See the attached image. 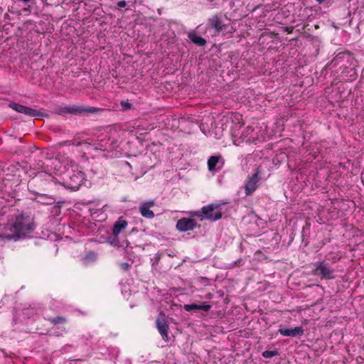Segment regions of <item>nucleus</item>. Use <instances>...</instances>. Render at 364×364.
Segmentation results:
<instances>
[{"mask_svg": "<svg viewBox=\"0 0 364 364\" xmlns=\"http://www.w3.org/2000/svg\"><path fill=\"white\" fill-rule=\"evenodd\" d=\"M63 169L64 171L58 169L55 172L56 175L62 176L61 181H59V182L68 188L72 190L78 189L85 179L84 173L73 161L65 166Z\"/></svg>", "mask_w": 364, "mask_h": 364, "instance_id": "f257e3e1", "label": "nucleus"}, {"mask_svg": "<svg viewBox=\"0 0 364 364\" xmlns=\"http://www.w3.org/2000/svg\"><path fill=\"white\" fill-rule=\"evenodd\" d=\"M34 229L33 219L28 214L21 213L15 217L9 223L11 233L7 239L17 240L31 233Z\"/></svg>", "mask_w": 364, "mask_h": 364, "instance_id": "f03ea898", "label": "nucleus"}, {"mask_svg": "<svg viewBox=\"0 0 364 364\" xmlns=\"http://www.w3.org/2000/svg\"><path fill=\"white\" fill-rule=\"evenodd\" d=\"M255 132V128L252 126L244 127L243 129L237 133H232V141L235 145L240 146L243 143H253L256 144L257 142L262 141L265 139V130L259 129L257 132V136L250 135Z\"/></svg>", "mask_w": 364, "mask_h": 364, "instance_id": "7ed1b4c3", "label": "nucleus"}, {"mask_svg": "<svg viewBox=\"0 0 364 364\" xmlns=\"http://www.w3.org/2000/svg\"><path fill=\"white\" fill-rule=\"evenodd\" d=\"M235 31L232 25L224 23L218 16L215 15L208 18L205 33L213 37L220 34L231 35Z\"/></svg>", "mask_w": 364, "mask_h": 364, "instance_id": "20e7f679", "label": "nucleus"}, {"mask_svg": "<svg viewBox=\"0 0 364 364\" xmlns=\"http://www.w3.org/2000/svg\"><path fill=\"white\" fill-rule=\"evenodd\" d=\"M221 204L211 203L202 208L201 211H190L188 213L189 216L205 218L207 220L215 221L222 218L220 210Z\"/></svg>", "mask_w": 364, "mask_h": 364, "instance_id": "39448f33", "label": "nucleus"}, {"mask_svg": "<svg viewBox=\"0 0 364 364\" xmlns=\"http://www.w3.org/2000/svg\"><path fill=\"white\" fill-rule=\"evenodd\" d=\"M314 267V274L315 275L320 276L325 279H331L334 277L333 270L324 262H316Z\"/></svg>", "mask_w": 364, "mask_h": 364, "instance_id": "423d86ee", "label": "nucleus"}, {"mask_svg": "<svg viewBox=\"0 0 364 364\" xmlns=\"http://www.w3.org/2000/svg\"><path fill=\"white\" fill-rule=\"evenodd\" d=\"M167 318L164 314L160 313L157 320H156V326L158 331H159L162 338L165 341H168V326L167 324Z\"/></svg>", "mask_w": 364, "mask_h": 364, "instance_id": "0eeeda50", "label": "nucleus"}, {"mask_svg": "<svg viewBox=\"0 0 364 364\" xmlns=\"http://www.w3.org/2000/svg\"><path fill=\"white\" fill-rule=\"evenodd\" d=\"M9 107L17 112L24 114L31 117H39L41 116L40 112L31 107H25L23 105L17 103H10Z\"/></svg>", "mask_w": 364, "mask_h": 364, "instance_id": "6e6552de", "label": "nucleus"}, {"mask_svg": "<svg viewBox=\"0 0 364 364\" xmlns=\"http://www.w3.org/2000/svg\"><path fill=\"white\" fill-rule=\"evenodd\" d=\"M196 226V221L191 218H183L178 220L176 229L180 232L193 230Z\"/></svg>", "mask_w": 364, "mask_h": 364, "instance_id": "1a4fd4ad", "label": "nucleus"}, {"mask_svg": "<svg viewBox=\"0 0 364 364\" xmlns=\"http://www.w3.org/2000/svg\"><path fill=\"white\" fill-rule=\"evenodd\" d=\"M279 333L284 336L296 337L301 336L304 333V329L301 326H296L294 328H287L283 326H280Z\"/></svg>", "mask_w": 364, "mask_h": 364, "instance_id": "9d476101", "label": "nucleus"}, {"mask_svg": "<svg viewBox=\"0 0 364 364\" xmlns=\"http://www.w3.org/2000/svg\"><path fill=\"white\" fill-rule=\"evenodd\" d=\"M154 205L153 200L142 203L139 206V211L141 215L146 218H153L154 217V212L151 210Z\"/></svg>", "mask_w": 364, "mask_h": 364, "instance_id": "9b49d317", "label": "nucleus"}, {"mask_svg": "<svg viewBox=\"0 0 364 364\" xmlns=\"http://www.w3.org/2000/svg\"><path fill=\"white\" fill-rule=\"evenodd\" d=\"M259 181L258 173H255L253 176L249 178L245 183V189L247 195L251 194L257 188V184Z\"/></svg>", "mask_w": 364, "mask_h": 364, "instance_id": "f8f14e48", "label": "nucleus"}, {"mask_svg": "<svg viewBox=\"0 0 364 364\" xmlns=\"http://www.w3.org/2000/svg\"><path fill=\"white\" fill-rule=\"evenodd\" d=\"M220 159H221V157L217 156H211L208 159V169L210 171L215 172L222 168L223 163L220 162Z\"/></svg>", "mask_w": 364, "mask_h": 364, "instance_id": "ddd939ff", "label": "nucleus"}, {"mask_svg": "<svg viewBox=\"0 0 364 364\" xmlns=\"http://www.w3.org/2000/svg\"><path fill=\"white\" fill-rule=\"evenodd\" d=\"M211 308V306L203 302L200 304H186L184 305V309L187 311H198V310H203L205 311H208Z\"/></svg>", "mask_w": 364, "mask_h": 364, "instance_id": "4468645a", "label": "nucleus"}, {"mask_svg": "<svg viewBox=\"0 0 364 364\" xmlns=\"http://www.w3.org/2000/svg\"><path fill=\"white\" fill-rule=\"evenodd\" d=\"M127 226V223L124 220L119 218L114 225L112 234L114 237H117L122 231L124 230Z\"/></svg>", "mask_w": 364, "mask_h": 364, "instance_id": "2eb2a0df", "label": "nucleus"}, {"mask_svg": "<svg viewBox=\"0 0 364 364\" xmlns=\"http://www.w3.org/2000/svg\"><path fill=\"white\" fill-rule=\"evenodd\" d=\"M188 36L191 41L197 46H203L206 43L205 39L198 36L195 32H190Z\"/></svg>", "mask_w": 364, "mask_h": 364, "instance_id": "dca6fc26", "label": "nucleus"}, {"mask_svg": "<svg viewBox=\"0 0 364 364\" xmlns=\"http://www.w3.org/2000/svg\"><path fill=\"white\" fill-rule=\"evenodd\" d=\"M279 355L277 350H265L262 353V356L265 358H270Z\"/></svg>", "mask_w": 364, "mask_h": 364, "instance_id": "f3484780", "label": "nucleus"}, {"mask_svg": "<svg viewBox=\"0 0 364 364\" xmlns=\"http://www.w3.org/2000/svg\"><path fill=\"white\" fill-rule=\"evenodd\" d=\"M38 202L42 203L43 204H52L54 202V199L53 198H46L44 200L43 196H40L38 199Z\"/></svg>", "mask_w": 364, "mask_h": 364, "instance_id": "a211bd4d", "label": "nucleus"}, {"mask_svg": "<svg viewBox=\"0 0 364 364\" xmlns=\"http://www.w3.org/2000/svg\"><path fill=\"white\" fill-rule=\"evenodd\" d=\"M96 259V255L95 253L93 252H90L89 253L85 258V260L86 262H91V261H93Z\"/></svg>", "mask_w": 364, "mask_h": 364, "instance_id": "6ab92c4d", "label": "nucleus"}, {"mask_svg": "<svg viewBox=\"0 0 364 364\" xmlns=\"http://www.w3.org/2000/svg\"><path fill=\"white\" fill-rule=\"evenodd\" d=\"M53 323H63L65 322V319L63 317H56L52 319Z\"/></svg>", "mask_w": 364, "mask_h": 364, "instance_id": "aec40b11", "label": "nucleus"}, {"mask_svg": "<svg viewBox=\"0 0 364 364\" xmlns=\"http://www.w3.org/2000/svg\"><path fill=\"white\" fill-rule=\"evenodd\" d=\"M254 128H255V132L252 134H250V135H254L255 136H257V134H256L257 132H258L261 129H264L265 130V135L267 134V130H266V127L265 126H264V127H262V126H260V127L256 126Z\"/></svg>", "mask_w": 364, "mask_h": 364, "instance_id": "412c9836", "label": "nucleus"}, {"mask_svg": "<svg viewBox=\"0 0 364 364\" xmlns=\"http://www.w3.org/2000/svg\"><path fill=\"white\" fill-rule=\"evenodd\" d=\"M121 105H122V107H123V109H129V108L131 107V106H132V105H131V104H130L129 102H124V101H122V102H121Z\"/></svg>", "mask_w": 364, "mask_h": 364, "instance_id": "4be33fe9", "label": "nucleus"}, {"mask_svg": "<svg viewBox=\"0 0 364 364\" xmlns=\"http://www.w3.org/2000/svg\"><path fill=\"white\" fill-rule=\"evenodd\" d=\"M126 6H127V3L124 1H120L117 2V6L119 8H124Z\"/></svg>", "mask_w": 364, "mask_h": 364, "instance_id": "5701e85b", "label": "nucleus"}, {"mask_svg": "<svg viewBox=\"0 0 364 364\" xmlns=\"http://www.w3.org/2000/svg\"><path fill=\"white\" fill-rule=\"evenodd\" d=\"M96 149L105 150L107 149L106 146L103 144H99L95 146Z\"/></svg>", "mask_w": 364, "mask_h": 364, "instance_id": "b1692460", "label": "nucleus"}, {"mask_svg": "<svg viewBox=\"0 0 364 364\" xmlns=\"http://www.w3.org/2000/svg\"><path fill=\"white\" fill-rule=\"evenodd\" d=\"M121 267L124 269H127L129 267V264L128 263H122V264H121Z\"/></svg>", "mask_w": 364, "mask_h": 364, "instance_id": "393cba45", "label": "nucleus"}, {"mask_svg": "<svg viewBox=\"0 0 364 364\" xmlns=\"http://www.w3.org/2000/svg\"><path fill=\"white\" fill-rule=\"evenodd\" d=\"M316 1H318V3H322L325 0H316Z\"/></svg>", "mask_w": 364, "mask_h": 364, "instance_id": "a878e982", "label": "nucleus"}, {"mask_svg": "<svg viewBox=\"0 0 364 364\" xmlns=\"http://www.w3.org/2000/svg\"><path fill=\"white\" fill-rule=\"evenodd\" d=\"M25 311H26V312H25L24 314H28V311H30L31 310H30V309H26Z\"/></svg>", "mask_w": 364, "mask_h": 364, "instance_id": "bb28decb", "label": "nucleus"}, {"mask_svg": "<svg viewBox=\"0 0 364 364\" xmlns=\"http://www.w3.org/2000/svg\"><path fill=\"white\" fill-rule=\"evenodd\" d=\"M86 111H87V112H92V110H91V109H86Z\"/></svg>", "mask_w": 364, "mask_h": 364, "instance_id": "cd10ccee", "label": "nucleus"}]
</instances>
